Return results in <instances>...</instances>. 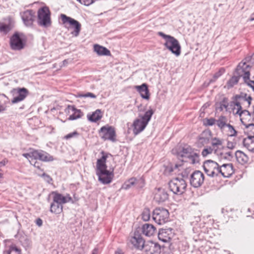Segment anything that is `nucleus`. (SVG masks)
<instances>
[{"label":"nucleus","mask_w":254,"mask_h":254,"mask_svg":"<svg viewBox=\"0 0 254 254\" xmlns=\"http://www.w3.org/2000/svg\"><path fill=\"white\" fill-rule=\"evenodd\" d=\"M106 155H103L101 158L97 160L96 174L98 177V181L104 185L111 183L114 178L113 170H107L106 165Z\"/></svg>","instance_id":"nucleus-1"},{"label":"nucleus","mask_w":254,"mask_h":254,"mask_svg":"<svg viewBox=\"0 0 254 254\" xmlns=\"http://www.w3.org/2000/svg\"><path fill=\"white\" fill-rule=\"evenodd\" d=\"M53 201L51 204L50 211L56 214H60L63 211V204L72 201V198L69 194L65 196L57 192L53 191Z\"/></svg>","instance_id":"nucleus-2"},{"label":"nucleus","mask_w":254,"mask_h":254,"mask_svg":"<svg viewBox=\"0 0 254 254\" xmlns=\"http://www.w3.org/2000/svg\"><path fill=\"white\" fill-rule=\"evenodd\" d=\"M153 114V110L150 108L145 112L144 115H139L140 119H136L134 121L132 127L134 135H137L145 129Z\"/></svg>","instance_id":"nucleus-3"},{"label":"nucleus","mask_w":254,"mask_h":254,"mask_svg":"<svg viewBox=\"0 0 254 254\" xmlns=\"http://www.w3.org/2000/svg\"><path fill=\"white\" fill-rule=\"evenodd\" d=\"M158 35L162 37L165 40L164 45L177 57L180 55L181 52V47L179 41L174 37L166 35L162 32H159Z\"/></svg>","instance_id":"nucleus-4"},{"label":"nucleus","mask_w":254,"mask_h":254,"mask_svg":"<svg viewBox=\"0 0 254 254\" xmlns=\"http://www.w3.org/2000/svg\"><path fill=\"white\" fill-rule=\"evenodd\" d=\"M235 105L237 107V110L235 114L239 116L242 123L247 127L254 130V124H252L254 121L253 115L248 110H242L241 103L239 102H236Z\"/></svg>","instance_id":"nucleus-5"},{"label":"nucleus","mask_w":254,"mask_h":254,"mask_svg":"<svg viewBox=\"0 0 254 254\" xmlns=\"http://www.w3.org/2000/svg\"><path fill=\"white\" fill-rule=\"evenodd\" d=\"M178 157L182 158L183 162H188L194 164L199 161V156L198 154L193 151L192 148L189 146L184 147L181 151L178 153Z\"/></svg>","instance_id":"nucleus-6"},{"label":"nucleus","mask_w":254,"mask_h":254,"mask_svg":"<svg viewBox=\"0 0 254 254\" xmlns=\"http://www.w3.org/2000/svg\"><path fill=\"white\" fill-rule=\"evenodd\" d=\"M251 66L246 62H241L236 68L237 73L242 76L244 81L254 91V81L250 79V69Z\"/></svg>","instance_id":"nucleus-7"},{"label":"nucleus","mask_w":254,"mask_h":254,"mask_svg":"<svg viewBox=\"0 0 254 254\" xmlns=\"http://www.w3.org/2000/svg\"><path fill=\"white\" fill-rule=\"evenodd\" d=\"M23 156L29 160L32 164L33 160L39 159L42 161L48 162L54 160V158L47 152L43 150H33L27 153L23 154Z\"/></svg>","instance_id":"nucleus-8"},{"label":"nucleus","mask_w":254,"mask_h":254,"mask_svg":"<svg viewBox=\"0 0 254 254\" xmlns=\"http://www.w3.org/2000/svg\"><path fill=\"white\" fill-rule=\"evenodd\" d=\"M37 23L39 25L45 28L51 26V12L48 7L44 6L38 10Z\"/></svg>","instance_id":"nucleus-9"},{"label":"nucleus","mask_w":254,"mask_h":254,"mask_svg":"<svg viewBox=\"0 0 254 254\" xmlns=\"http://www.w3.org/2000/svg\"><path fill=\"white\" fill-rule=\"evenodd\" d=\"M169 187L174 193L181 194L185 191L187 184L184 179L177 178L169 182Z\"/></svg>","instance_id":"nucleus-10"},{"label":"nucleus","mask_w":254,"mask_h":254,"mask_svg":"<svg viewBox=\"0 0 254 254\" xmlns=\"http://www.w3.org/2000/svg\"><path fill=\"white\" fill-rule=\"evenodd\" d=\"M219 166L216 162L208 160L204 162L203 167L208 176L215 177L220 176Z\"/></svg>","instance_id":"nucleus-11"},{"label":"nucleus","mask_w":254,"mask_h":254,"mask_svg":"<svg viewBox=\"0 0 254 254\" xmlns=\"http://www.w3.org/2000/svg\"><path fill=\"white\" fill-rule=\"evenodd\" d=\"M169 213L163 208H156L153 212L152 217L156 223L159 225L165 224L168 221Z\"/></svg>","instance_id":"nucleus-12"},{"label":"nucleus","mask_w":254,"mask_h":254,"mask_svg":"<svg viewBox=\"0 0 254 254\" xmlns=\"http://www.w3.org/2000/svg\"><path fill=\"white\" fill-rule=\"evenodd\" d=\"M60 17L64 24L68 23L71 26V28L74 29L71 34L75 37L78 36L81 30V24L78 21L66 16L64 14H61Z\"/></svg>","instance_id":"nucleus-13"},{"label":"nucleus","mask_w":254,"mask_h":254,"mask_svg":"<svg viewBox=\"0 0 254 254\" xmlns=\"http://www.w3.org/2000/svg\"><path fill=\"white\" fill-rule=\"evenodd\" d=\"M101 137L104 140L114 141L116 140V132L114 127L109 126L102 127L99 131Z\"/></svg>","instance_id":"nucleus-14"},{"label":"nucleus","mask_w":254,"mask_h":254,"mask_svg":"<svg viewBox=\"0 0 254 254\" xmlns=\"http://www.w3.org/2000/svg\"><path fill=\"white\" fill-rule=\"evenodd\" d=\"M153 196L154 201L158 204L164 202L169 198L167 191L162 188L155 189L153 191Z\"/></svg>","instance_id":"nucleus-15"},{"label":"nucleus","mask_w":254,"mask_h":254,"mask_svg":"<svg viewBox=\"0 0 254 254\" xmlns=\"http://www.w3.org/2000/svg\"><path fill=\"white\" fill-rule=\"evenodd\" d=\"M204 176L199 171H195L190 176V183L194 188L200 187L203 183Z\"/></svg>","instance_id":"nucleus-16"},{"label":"nucleus","mask_w":254,"mask_h":254,"mask_svg":"<svg viewBox=\"0 0 254 254\" xmlns=\"http://www.w3.org/2000/svg\"><path fill=\"white\" fill-rule=\"evenodd\" d=\"M143 251L145 254H160L161 247L157 243L148 242L145 244Z\"/></svg>","instance_id":"nucleus-17"},{"label":"nucleus","mask_w":254,"mask_h":254,"mask_svg":"<svg viewBox=\"0 0 254 254\" xmlns=\"http://www.w3.org/2000/svg\"><path fill=\"white\" fill-rule=\"evenodd\" d=\"M212 132L209 130H205L199 135L196 144L198 147H201L207 144L211 137Z\"/></svg>","instance_id":"nucleus-18"},{"label":"nucleus","mask_w":254,"mask_h":254,"mask_svg":"<svg viewBox=\"0 0 254 254\" xmlns=\"http://www.w3.org/2000/svg\"><path fill=\"white\" fill-rule=\"evenodd\" d=\"M24 43L22 38L18 34H14L10 38V46L14 50H20L24 47Z\"/></svg>","instance_id":"nucleus-19"},{"label":"nucleus","mask_w":254,"mask_h":254,"mask_svg":"<svg viewBox=\"0 0 254 254\" xmlns=\"http://www.w3.org/2000/svg\"><path fill=\"white\" fill-rule=\"evenodd\" d=\"M220 176L225 178L230 177L234 173V170L232 163L223 164L219 166Z\"/></svg>","instance_id":"nucleus-20"},{"label":"nucleus","mask_w":254,"mask_h":254,"mask_svg":"<svg viewBox=\"0 0 254 254\" xmlns=\"http://www.w3.org/2000/svg\"><path fill=\"white\" fill-rule=\"evenodd\" d=\"M130 242L135 248L142 251L146 244L142 237L138 234H134V236L131 238Z\"/></svg>","instance_id":"nucleus-21"},{"label":"nucleus","mask_w":254,"mask_h":254,"mask_svg":"<svg viewBox=\"0 0 254 254\" xmlns=\"http://www.w3.org/2000/svg\"><path fill=\"white\" fill-rule=\"evenodd\" d=\"M17 95L15 96L11 100L13 104H15L23 101L28 95V91L25 88H18Z\"/></svg>","instance_id":"nucleus-22"},{"label":"nucleus","mask_w":254,"mask_h":254,"mask_svg":"<svg viewBox=\"0 0 254 254\" xmlns=\"http://www.w3.org/2000/svg\"><path fill=\"white\" fill-rule=\"evenodd\" d=\"M22 19L26 26H31L33 24L34 16L32 10H27L21 14Z\"/></svg>","instance_id":"nucleus-23"},{"label":"nucleus","mask_w":254,"mask_h":254,"mask_svg":"<svg viewBox=\"0 0 254 254\" xmlns=\"http://www.w3.org/2000/svg\"><path fill=\"white\" fill-rule=\"evenodd\" d=\"M65 112L72 113L69 117V120H74L81 117V112L75 108L73 106L68 105L65 109Z\"/></svg>","instance_id":"nucleus-24"},{"label":"nucleus","mask_w":254,"mask_h":254,"mask_svg":"<svg viewBox=\"0 0 254 254\" xmlns=\"http://www.w3.org/2000/svg\"><path fill=\"white\" fill-rule=\"evenodd\" d=\"M171 233V229H161L158 234V239L162 242H167L170 239Z\"/></svg>","instance_id":"nucleus-25"},{"label":"nucleus","mask_w":254,"mask_h":254,"mask_svg":"<svg viewBox=\"0 0 254 254\" xmlns=\"http://www.w3.org/2000/svg\"><path fill=\"white\" fill-rule=\"evenodd\" d=\"M141 229L142 233L147 237L153 235L156 231L155 227L153 225L148 223L143 225Z\"/></svg>","instance_id":"nucleus-26"},{"label":"nucleus","mask_w":254,"mask_h":254,"mask_svg":"<svg viewBox=\"0 0 254 254\" xmlns=\"http://www.w3.org/2000/svg\"><path fill=\"white\" fill-rule=\"evenodd\" d=\"M136 89L139 92L141 97L146 100H148L150 97L149 90L147 85L145 83L142 84L140 86H136Z\"/></svg>","instance_id":"nucleus-27"},{"label":"nucleus","mask_w":254,"mask_h":254,"mask_svg":"<svg viewBox=\"0 0 254 254\" xmlns=\"http://www.w3.org/2000/svg\"><path fill=\"white\" fill-rule=\"evenodd\" d=\"M237 161L241 164H244L249 161L248 156L241 151L238 150L235 152Z\"/></svg>","instance_id":"nucleus-28"},{"label":"nucleus","mask_w":254,"mask_h":254,"mask_svg":"<svg viewBox=\"0 0 254 254\" xmlns=\"http://www.w3.org/2000/svg\"><path fill=\"white\" fill-rule=\"evenodd\" d=\"M243 144L244 146L250 151L254 152V137L249 136L247 138L243 139Z\"/></svg>","instance_id":"nucleus-29"},{"label":"nucleus","mask_w":254,"mask_h":254,"mask_svg":"<svg viewBox=\"0 0 254 254\" xmlns=\"http://www.w3.org/2000/svg\"><path fill=\"white\" fill-rule=\"evenodd\" d=\"M228 124V120L225 116H221L216 120V125L222 131L225 130L226 127Z\"/></svg>","instance_id":"nucleus-30"},{"label":"nucleus","mask_w":254,"mask_h":254,"mask_svg":"<svg viewBox=\"0 0 254 254\" xmlns=\"http://www.w3.org/2000/svg\"><path fill=\"white\" fill-rule=\"evenodd\" d=\"M94 51L99 56H109L110 55V52L108 49L97 44L94 46Z\"/></svg>","instance_id":"nucleus-31"},{"label":"nucleus","mask_w":254,"mask_h":254,"mask_svg":"<svg viewBox=\"0 0 254 254\" xmlns=\"http://www.w3.org/2000/svg\"><path fill=\"white\" fill-rule=\"evenodd\" d=\"M228 106V99L223 98L222 101L216 104V110L219 111H222L224 109L227 110Z\"/></svg>","instance_id":"nucleus-32"},{"label":"nucleus","mask_w":254,"mask_h":254,"mask_svg":"<svg viewBox=\"0 0 254 254\" xmlns=\"http://www.w3.org/2000/svg\"><path fill=\"white\" fill-rule=\"evenodd\" d=\"M102 117V116L101 111L98 109L93 112L92 115L88 117V119L91 122H96L98 120H100Z\"/></svg>","instance_id":"nucleus-33"},{"label":"nucleus","mask_w":254,"mask_h":254,"mask_svg":"<svg viewBox=\"0 0 254 254\" xmlns=\"http://www.w3.org/2000/svg\"><path fill=\"white\" fill-rule=\"evenodd\" d=\"M211 144L213 149L215 151L222 146L223 140L222 139L214 137L211 139Z\"/></svg>","instance_id":"nucleus-34"},{"label":"nucleus","mask_w":254,"mask_h":254,"mask_svg":"<svg viewBox=\"0 0 254 254\" xmlns=\"http://www.w3.org/2000/svg\"><path fill=\"white\" fill-rule=\"evenodd\" d=\"M136 178H131L125 182L122 186V188L125 190L129 189L133 186H136Z\"/></svg>","instance_id":"nucleus-35"},{"label":"nucleus","mask_w":254,"mask_h":254,"mask_svg":"<svg viewBox=\"0 0 254 254\" xmlns=\"http://www.w3.org/2000/svg\"><path fill=\"white\" fill-rule=\"evenodd\" d=\"M236 74L238 75L237 76H233L228 82H227V86L228 88H231L235 84H237L239 79L241 77H242V76L239 75L237 71H236Z\"/></svg>","instance_id":"nucleus-36"},{"label":"nucleus","mask_w":254,"mask_h":254,"mask_svg":"<svg viewBox=\"0 0 254 254\" xmlns=\"http://www.w3.org/2000/svg\"><path fill=\"white\" fill-rule=\"evenodd\" d=\"M228 133L227 134L229 136H235L237 135V131L235 130L233 126L229 123L226 127L225 130Z\"/></svg>","instance_id":"nucleus-37"},{"label":"nucleus","mask_w":254,"mask_h":254,"mask_svg":"<svg viewBox=\"0 0 254 254\" xmlns=\"http://www.w3.org/2000/svg\"><path fill=\"white\" fill-rule=\"evenodd\" d=\"M142 219L144 221H148L150 218V211L148 208H145L141 214Z\"/></svg>","instance_id":"nucleus-38"},{"label":"nucleus","mask_w":254,"mask_h":254,"mask_svg":"<svg viewBox=\"0 0 254 254\" xmlns=\"http://www.w3.org/2000/svg\"><path fill=\"white\" fill-rule=\"evenodd\" d=\"M203 123L205 126H212L215 124H216V120L213 118L210 119H205L204 120Z\"/></svg>","instance_id":"nucleus-39"},{"label":"nucleus","mask_w":254,"mask_h":254,"mask_svg":"<svg viewBox=\"0 0 254 254\" xmlns=\"http://www.w3.org/2000/svg\"><path fill=\"white\" fill-rule=\"evenodd\" d=\"M79 134L77 131H74L65 135L64 136V138L66 140H68L70 139L71 138L77 137L79 136Z\"/></svg>","instance_id":"nucleus-40"},{"label":"nucleus","mask_w":254,"mask_h":254,"mask_svg":"<svg viewBox=\"0 0 254 254\" xmlns=\"http://www.w3.org/2000/svg\"><path fill=\"white\" fill-rule=\"evenodd\" d=\"M213 149L211 147L206 148L203 149L201 154L203 156H206L208 154H211L213 151Z\"/></svg>","instance_id":"nucleus-41"},{"label":"nucleus","mask_w":254,"mask_h":254,"mask_svg":"<svg viewBox=\"0 0 254 254\" xmlns=\"http://www.w3.org/2000/svg\"><path fill=\"white\" fill-rule=\"evenodd\" d=\"M136 187L137 188H141L143 187L144 184V180L142 178L136 179Z\"/></svg>","instance_id":"nucleus-42"},{"label":"nucleus","mask_w":254,"mask_h":254,"mask_svg":"<svg viewBox=\"0 0 254 254\" xmlns=\"http://www.w3.org/2000/svg\"><path fill=\"white\" fill-rule=\"evenodd\" d=\"M10 250L12 252H15L17 254H21V250L20 249L18 248L15 245L12 244L10 246Z\"/></svg>","instance_id":"nucleus-43"},{"label":"nucleus","mask_w":254,"mask_h":254,"mask_svg":"<svg viewBox=\"0 0 254 254\" xmlns=\"http://www.w3.org/2000/svg\"><path fill=\"white\" fill-rule=\"evenodd\" d=\"M81 4L88 6L94 2V0H76Z\"/></svg>","instance_id":"nucleus-44"},{"label":"nucleus","mask_w":254,"mask_h":254,"mask_svg":"<svg viewBox=\"0 0 254 254\" xmlns=\"http://www.w3.org/2000/svg\"><path fill=\"white\" fill-rule=\"evenodd\" d=\"M22 243V245L24 247H28L31 245V242L30 240L28 238H24V241L22 242V240L20 241Z\"/></svg>","instance_id":"nucleus-45"},{"label":"nucleus","mask_w":254,"mask_h":254,"mask_svg":"<svg viewBox=\"0 0 254 254\" xmlns=\"http://www.w3.org/2000/svg\"><path fill=\"white\" fill-rule=\"evenodd\" d=\"M9 30V26L5 24L0 23V31L7 32Z\"/></svg>","instance_id":"nucleus-46"},{"label":"nucleus","mask_w":254,"mask_h":254,"mask_svg":"<svg viewBox=\"0 0 254 254\" xmlns=\"http://www.w3.org/2000/svg\"><path fill=\"white\" fill-rule=\"evenodd\" d=\"M79 97H90L92 98H96V96L95 94H94L92 93H90V92H88L85 94L81 95L79 96Z\"/></svg>","instance_id":"nucleus-47"},{"label":"nucleus","mask_w":254,"mask_h":254,"mask_svg":"<svg viewBox=\"0 0 254 254\" xmlns=\"http://www.w3.org/2000/svg\"><path fill=\"white\" fill-rule=\"evenodd\" d=\"M224 69H220L218 72H216L214 75V76L213 77L215 78V79H216L217 78H218L219 76H220L221 75V74H222V73L224 72Z\"/></svg>","instance_id":"nucleus-48"},{"label":"nucleus","mask_w":254,"mask_h":254,"mask_svg":"<svg viewBox=\"0 0 254 254\" xmlns=\"http://www.w3.org/2000/svg\"><path fill=\"white\" fill-rule=\"evenodd\" d=\"M43 177H44L45 180L49 183H50L52 181V179L48 175H47L45 173L43 174Z\"/></svg>","instance_id":"nucleus-49"},{"label":"nucleus","mask_w":254,"mask_h":254,"mask_svg":"<svg viewBox=\"0 0 254 254\" xmlns=\"http://www.w3.org/2000/svg\"><path fill=\"white\" fill-rule=\"evenodd\" d=\"M235 143L230 141H228L227 144V147L230 149H234L235 147Z\"/></svg>","instance_id":"nucleus-50"},{"label":"nucleus","mask_w":254,"mask_h":254,"mask_svg":"<svg viewBox=\"0 0 254 254\" xmlns=\"http://www.w3.org/2000/svg\"><path fill=\"white\" fill-rule=\"evenodd\" d=\"M36 223L38 226L40 227L42 225L43 221L40 218H38L36 220Z\"/></svg>","instance_id":"nucleus-51"},{"label":"nucleus","mask_w":254,"mask_h":254,"mask_svg":"<svg viewBox=\"0 0 254 254\" xmlns=\"http://www.w3.org/2000/svg\"><path fill=\"white\" fill-rule=\"evenodd\" d=\"M245 100L248 103V105L250 106L252 100V97L249 96L248 98L246 99Z\"/></svg>","instance_id":"nucleus-52"},{"label":"nucleus","mask_w":254,"mask_h":254,"mask_svg":"<svg viewBox=\"0 0 254 254\" xmlns=\"http://www.w3.org/2000/svg\"><path fill=\"white\" fill-rule=\"evenodd\" d=\"M5 110V106L3 104H0V112Z\"/></svg>","instance_id":"nucleus-53"},{"label":"nucleus","mask_w":254,"mask_h":254,"mask_svg":"<svg viewBox=\"0 0 254 254\" xmlns=\"http://www.w3.org/2000/svg\"><path fill=\"white\" fill-rule=\"evenodd\" d=\"M7 162V160H3L1 161L0 162V166H4L6 163Z\"/></svg>","instance_id":"nucleus-54"},{"label":"nucleus","mask_w":254,"mask_h":254,"mask_svg":"<svg viewBox=\"0 0 254 254\" xmlns=\"http://www.w3.org/2000/svg\"><path fill=\"white\" fill-rule=\"evenodd\" d=\"M179 166H181V165H179L178 164H175L174 168H171L170 169H169V172H173L175 169L178 168Z\"/></svg>","instance_id":"nucleus-55"},{"label":"nucleus","mask_w":254,"mask_h":254,"mask_svg":"<svg viewBox=\"0 0 254 254\" xmlns=\"http://www.w3.org/2000/svg\"><path fill=\"white\" fill-rule=\"evenodd\" d=\"M12 251L10 250V247L9 246V249L4 252V254H11Z\"/></svg>","instance_id":"nucleus-56"},{"label":"nucleus","mask_w":254,"mask_h":254,"mask_svg":"<svg viewBox=\"0 0 254 254\" xmlns=\"http://www.w3.org/2000/svg\"><path fill=\"white\" fill-rule=\"evenodd\" d=\"M98 252V249L97 248H95L93 249L92 252V254H97Z\"/></svg>","instance_id":"nucleus-57"},{"label":"nucleus","mask_w":254,"mask_h":254,"mask_svg":"<svg viewBox=\"0 0 254 254\" xmlns=\"http://www.w3.org/2000/svg\"><path fill=\"white\" fill-rule=\"evenodd\" d=\"M254 20V12L252 13L250 18V21H252Z\"/></svg>","instance_id":"nucleus-58"},{"label":"nucleus","mask_w":254,"mask_h":254,"mask_svg":"<svg viewBox=\"0 0 254 254\" xmlns=\"http://www.w3.org/2000/svg\"><path fill=\"white\" fill-rule=\"evenodd\" d=\"M115 254H125L124 253H123L122 252V251L120 250H118V251H117L116 252H115Z\"/></svg>","instance_id":"nucleus-59"},{"label":"nucleus","mask_w":254,"mask_h":254,"mask_svg":"<svg viewBox=\"0 0 254 254\" xmlns=\"http://www.w3.org/2000/svg\"><path fill=\"white\" fill-rule=\"evenodd\" d=\"M34 166L35 167H39V166H36V162H35L34 164Z\"/></svg>","instance_id":"nucleus-60"},{"label":"nucleus","mask_w":254,"mask_h":254,"mask_svg":"<svg viewBox=\"0 0 254 254\" xmlns=\"http://www.w3.org/2000/svg\"><path fill=\"white\" fill-rule=\"evenodd\" d=\"M228 155L229 156H231V152H229L228 153H227Z\"/></svg>","instance_id":"nucleus-61"}]
</instances>
